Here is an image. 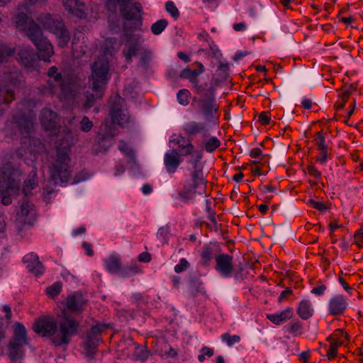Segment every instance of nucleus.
<instances>
[{
  "label": "nucleus",
  "mask_w": 363,
  "mask_h": 363,
  "mask_svg": "<svg viewBox=\"0 0 363 363\" xmlns=\"http://www.w3.org/2000/svg\"><path fill=\"white\" fill-rule=\"evenodd\" d=\"M103 328L102 325H96L91 328L89 333L88 335H90L93 339L99 338V335L100 333L101 332Z\"/></svg>",
  "instance_id": "54"
},
{
  "label": "nucleus",
  "mask_w": 363,
  "mask_h": 363,
  "mask_svg": "<svg viewBox=\"0 0 363 363\" xmlns=\"http://www.w3.org/2000/svg\"><path fill=\"white\" fill-rule=\"evenodd\" d=\"M109 102L111 104L109 113L111 119V124L106 122L104 125L101 126V130L104 132V138H111L115 135L111 128V125L124 126L130 121L129 113L127 111L123 99L116 94L111 98Z\"/></svg>",
  "instance_id": "8"
},
{
  "label": "nucleus",
  "mask_w": 363,
  "mask_h": 363,
  "mask_svg": "<svg viewBox=\"0 0 363 363\" xmlns=\"http://www.w3.org/2000/svg\"><path fill=\"white\" fill-rule=\"evenodd\" d=\"M106 269L112 274L119 272L121 268L120 257L116 254H111L104 260Z\"/></svg>",
  "instance_id": "27"
},
{
  "label": "nucleus",
  "mask_w": 363,
  "mask_h": 363,
  "mask_svg": "<svg viewBox=\"0 0 363 363\" xmlns=\"http://www.w3.org/2000/svg\"><path fill=\"white\" fill-rule=\"evenodd\" d=\"M210 49L212 52V57L218 58L221 55L220 50H218L216 45H210Z\"/></svg>",
  "instance_id": "63"
},
{
  "label": "nucleus",
  "mask_w": 363,
  "mask_h": 363,
  "mask_svg": "<svg viewBox=\"0 0 363 363\" xmlns=\"http://www.w3.org/2000/svg\"><path fill=\"white\" fill-rule=\"evenodd\" d=\"M116 43L115 39H106L102 59L94 62L92 66L89 86L95 94H89L88 91L86 94L78 91V84L73 80L72 77L65 71L60 72L55 66L51 67L48 71L50 80L48 82V86L42 90L43 94L54 95L59 89L58 95L61 101L73 106H82L83 111L89 109L104 94L110 77L108 61L113 55Z\"/></svg>",
  "instance_id": "1"
},
{
  "label": "nucleus",
  "mask_w": 363,
  "mask_h": 363,
  "mask_svg": "<svg viewBox=\"0 0 363 363\" xmlns=\"http://www.w3.org/2000/svg\"><path fill=\"white\" fill-rule=\"evenodd\" d=\"M14 21L16 28L24 31L35 44L38 57L43 61L49 62L54 53L53 48L47 38L43 37L39 26L23 13H18L14 18Z\"/></svg>",
  "instance_id": "4"
},
{
  "label": "nucleus",
  "mask_w": 363,
  "mask_h": 363,
  "mask_svg": "<svg viewBox=\"0 0 363 363\" xmlns=\"http://www.w3.org/2000/svg\"><path fill=\"white\" fill-rule=\"evenodd\" d=\"M99 341V338L93 339L90 335H87L86 340L83 342V347L87 355L91 356L95 354Z\"/></svg>",
  "instance_id": "30"
},
{
  "label": "nucleus",
  "mask_w": 363,
  "mask_h": 363,
  "mask_svg": "<svg viewBox=\"0 0 363 363\" xmlns=\"http://www.w3.org/2000/svg\"><path fill=\"white\" fill-rule=\"evenodd\" d=\"M117 6L125 19L135 20L139 26L142 25L143 7L140 3H131L129 0H107L106 6L109 11H116Z\"/></svg>",
  "instance_id": "11"
},
{
  "label": "nucleus",
  "mask_w": 363,
  "mask_h": 363,
  "mask_svg": "<svg viewBox=\"0 0 363 363\" xmlns=\"http://www.w3.org/2000/svg\"><path fill=\"white\" fill-rule=\"evenodd\" d=\"M27 331L20 323L13 325V335L8 345V354L13 363H21L24 357L23 347L28 344Z\"/></svg>",
  "instance_id": "10"
},
{
  "label": "nucleus",
  "mask_w": 363,
  "mask_h": 363,
  "mask_svg": "<svg viewBox=\"0 0 363 363\" xmlns=\"http://www.w3.org/2000/svg\"><path fill=\"white\" fill-rule=\"evenodd\" d=\"M325 135L326 133L323 131H318L314 135L313 141L318 150L328 147L325 143Z\"/></svg>",
  "instance_id": "36"
},
{
  "label": "nucleus",
  "mask_w": 363,
  "mask_h": 363,
  "mask_svg": "<svg viewBox=\"0 0 363 363\" xmlns=\"http://www.w3.org/2000/svg\"><path fill=\"white\" fill-rule=\"evenodd\" d=\"M167 26V21L164 19H160L152 25L151 31L155 35H160Z\"/></svg>",
  "instance_id": "40"
},
{
  "label": "nucleus",
  "mask_w": 363,
  "mask_h": 363,
  "mask_svg": "<svg viewBox=\"0 0 363 363\" xmlns=\"http://www.w3.org/2000/svg\"><path fill=\"white\" fill-rule=\"evenodd\" d=\"M349 306L348 298L342 294H335L328 301V312L332 315H340L345 313Z\"/></svg>",
  "instance_id": "16"
},
{
  "label": "nucleus",
  "mask_w": 363,
  "mask_h": 363,
  "mask_svg": "<svg viewBox=\"0 0 363 363\" xmlns=\"http://www.w3.org/2000/svg\"><path fill=\"white\" fill-rule=\"evenodd\" d=\"M164 354L168 357H174L177 355V352L168 344H164Z\"/></svg>",
  "instance_id": "61"
},
{
  "label": "nucleus",
  "mask_w": 363,
  "mask_h": 363,
  "mask_svg": "<svg viewBox=\"0 0 363 363\" xmlns=\"http://www.w3.org/2000/svg\"><path fill=\"white\" fill-rule=\"evenodd\" d=\"M354 91V87L352 85L344 86L342 89L339 91L338 98L346 102Z\"/></svg>",
  "instance_id": "41"
},
{
  "label": "nucleus",
  "mask_w": 363,
  "mask_h": 363,
  "mask_svg": "<svg viewBox=\"0 0 363 363\" xmlns=\"http://www.w3.org/2000/svg\"><path fill=\"white\" fill-rule=\"evenodd\" d=\"M143 41L144 40L140 34H127L125 47L123 50L126 61H131L132 57L141 49V44Z\"/></svg>",
  "instance_id": "14"
},
{
  "label": "nucleus",
  "mask_w": 363,
  "mask_h": 363,
  "mask_svg": "<svg viewBox=\"0 0 363 363\" xmlns=\"http://www.w3.org/2000/svg\"><path fill=\"white\" fill-rule=\"evenodd\" d=\"M65 9L72 15L79 18L86 16L87 8L82 0H62Z\"/></svg>",
  "instance_id": "19"
},
{
  "label": "nucleus",
  "mask_w": 363,
  "mask_h": 363,
  "mask_svg": "<svg viewBox=\"0 0 363 363\" xmlns=\"http://www.w3.org/2000/svg\"><path fill=\"white\" fill-rule=\"evenodd\" d=\"M21 180V172L10 163L0 169V199L4 205L11 204L12 197L18 194Z\"/></svg>",
  "instance_id": "7"
},
{
  "label": "nucleus",
  "mask_w": 363,
  "mask_h": 363,
  "mask_svg": "<svg viewBox=\"0 0 363 363\" xmlns=\"http://www.w3.org/2000/svg\"><path fill=\"white\" fill-rule=\"evenodd\" d=\"M297 314L303 320H308L313 314V308L311 301L303 299L300 301L297 308Z\"/></svg>",
  "instance_id": "29"
},
{
  "label": "nucleus",
  "mask_w": 363,
  "mask_h": 363,
  "mask_svg": "<svg viewBox=\"0 0 363 363\" xmlns=\"http://www.w3.org/2000/svg\"><path fill=\"white\" fill-rule=\"evenodd\" d=\"M38 21L45 28L55 35L60 47L64 48L67 45L69 40V34L61 21L53 18L50 14L40 15Z\"/></svg>",
  "instance_id": "12"
},
{
  "label": "nucleus",
  "mask_w": 363,
  "mask_h": 363,
  "mask_svg": "<svg viewBox=\"0 0 363 363\" xmlns=\"http://www.w3.org/2000/svg\"><path fill=\"white\" fill-rule=\"evenodd\" d=\"M62 143L56 148V155L50 167L51 179L55 184H62L67 182L70 174V158L69 152L72 144L71 133H67L61 138Z\"/></svg>",
  "instance_id": "5"
},
{
  "label": "nucleus",
  "mask_w": 363,
  "mask_h": 363,
  "mask_svg": "<svg viewBox=\"0 0 363 363\" xmlns=\"http://www.w3.org/2000/svg\"><path fill=\"white\" fill-rule=\"evenodd\" d=\"M354 243L359 247H363V231L362 229L358 230L354 235Z\"/></svg>",
  "instance_id": "52"
},
{
  "label": "nucleus",
  "mask_w": 363,
  "mask_h": 363,
  "mask_svg": "<svg viewBox=\"0 0 363 363\" xmlns=\"http://www.w3.org/2000/svg\"><path fill=\"white\" fill-rule=\"evenodd\" d=\"M149 354L145 348L138 346L135 347L133 355L137 359L145 361L148 358Z\"/></svg>",
  "instance_id": "44"
},
{
  "label": "nucleus",
  "mask_w": 363,
  "mask_h": 363,
  "mask_svg": "<svg viewBox=\"0 0 363 363\" xmlns=\"http://www.w3.org/2000/svg\"><path fill=\"white\" fill-rule=\"evenodd\" d=\"M326 290V286L323 284L319 285L316 287H314L311 290V293L314 294L317 296H322L324 294L325 291Z\"/></svg>",
  "instance_id": "59"
},
{
  "label": "nucleus",
  "mask_w": 363,
  "mask_h": 363,
  "mask_svg": "<svg viewBox=\"0 0 363 363\" xmlns=\"http://www.w3.org/2000/svg\"><path fill=\"white\" fill-rule=\"evenodd\" d=\"M183 130L188 135L203 134L207 131L206 124L204 122L191 121L184 124Z\"/></svg>",
  "instance_id": "26"
},
{
  "label": "nucleus",
  "mask_w": 363,
  "mask_h": 363,
  "mask_svg": "<svg viewBox=\"0 0 363 363\" xmlns=\"http://www.w3.org/2000/svg\"><path fill=\"white\" fill-rule=\"evenodd\" d=\"M213 355V350L208 347H203L201 350V354L198 356V359L199 362H203L206 357H211Z\"/></svg>",
  "instance_id": "49"
},
{
  "label": "nucleus",
  "mask_w": 363,
  "mask_h": 363,
  "mask_svg": "<svg viewBox=\"0 0 363 363\" xmlns=\"http://www.w3.org/2000/svg\"><path fill=\"white\" fill-rule=\"evenodd\" d=\"M326 340L336 343L337 346L341 347L348 343L349 335L344 330L337 329L327 337Z\"/></svg>",
  "instance_id": "28"
},
{
  "label": "nucleus",
  "mask_w": 363,
  "mask_h": 363,
  "mask_svg": "<svg viewBox=\"0 0 363 363\" xmlns=\"http://www.w3.org/2000/svg\"><path fill=\"white\" fill-rule=\"evenodd\" d=\"M169 146H177V151L181 156H189L194 152V146L191 140L179 134L171 135L169 141Z\"/></svg>",
  "instance_id": "15"
},
{
  "label": "nucleus",
  "mask_w": 363,
  "mask_h": 363,
  "mask_svg": "<svg viewBox=\"0 0 363 363\" xmlns=\"http://www.w3.org/2000/svg\"><path fill=\"white\" fill-rule=\"evenodd\" d=\"M14 99L13 91L7 88H4L0 90V101H2L6 104H9ZM2 114L1 110H0V116Z\"/></svg>",
  "instance_id": "32"
},
{
  "label": "nucleus",
  "mask_w": 363,
  "mask_h": 363,
  "mask_svg": "<svg viewBox=\"0 0 363 363\" xmlns=\"http://www.w3.org/2000/svg\"><path fill=\"white\" fill-rule=\"evenodd\" d=\"M140 262H148L151 259L150 255L147 252H143L139 255L138 257Z\"/></svg>",
  "instance_id": "64"
},
{
  "label": "nucleus",
  "mask_w": 363,
  "mask_h": 363,
  "mask_svg": "<svg viewBox=\"0 0 363 363\" xmlns=\"http://www.w3.org/2000/svg\"><path fill=\"white\" fill-rule=\"evenodd\" d=\"M252 166L251 167L252 173L254 175H261L262 173L261 172V168L258 164L260 163V161H254Z\"/></svg>",
  "instance_id": "60"
},
{
  "label": "nucleus",
  "mask_w": 363,
  "mask_h": 363,
  "mask_svg": "<svg viewBox=\"0 0 363 363\" xmlns=\"http://www.w3.org/2000/svg\"><path fill=\"white\" fill-rule=\"evenodd\" d=\"M86 304V301L79 293H76L70 296H68L66 300V307L67 310L71 313L82 311Z\"/></svg>",
  "instance_id": "24"
},
{
  "label": "nucleus",
  "mask_w": 363,
  "mask_h": 363,
  "mask_svg": "<svg viewBox=\"0 0 363 363\" xmlns=\"http://www.w3.org/2000/svg\"><path fill=\"white\" fill-rule=\"evenodd\" d=\"M170 228L168 225L161 227L157 233V238L162 244L168 242Z\"/></svg>",
  "instance_id": "34"
},
{
  "label": "nucleus",
  "mask_w": 363,
  "mask_h": 363,
  "mask_svg": "<svg viewBox=\"0 0 363 363\" xmlns=\"http://www.w3.org/2000/svg\"><path fill=\"white\" fill-rule=\"evenodd\" d=\"M201 95L197 99H194L199 115L206 121L218 119L220 105L216 98L215 89L212 86L206 88Z\"/></svg>",
  "instance_id": "9"
},
{
  "label": "nucleus",
  "mask_w": 363,
  "mask_h": 363,
  "mask_svg": "<svg viewBox=\"0 0 363 363\" xmlns=\"http://www.w3.org/2000/svg\"><path fill=\"white\" fill-rule=\"evenodd\" d=\"M14 52V50L5 44H0V62L6 61Z\"/></svg>",
  "instance_id": "38"
},
{
  "label": "nucleus",
  "mask_w": 363,
  "mask_h": 363,
  "mask_svg": "<svg viewBox=\"0 0 363 363\" xmlns=\"http://www.w3.org/2000/svg\"><path fill=\"white\" fill-rule=\"evenodd\" d=\"M200 156L189 161V174L183 183V186L178 191V198L183 202L189 203L194 199L196 195L206 194L207 181L203 175V166L200 162Z\"/></svg>",
  "instance_id": "3"
},
{
  "label": "nucleus",
  "mask_w": 363,
  "mask_h": 363,
  "mask_svg": "<svg viewBox=\"0 0 363 363\" xmlns=\"http://www.w3.org/2000/svg\"><path fill=\"white\" fill-rule=\"evenodd\" d=\"M36 218V211L29 201L23 202L18 212V220L23 224L32 225Z\"/></svg>",
  "instance_id": "18"
},
{
  "label": "nucleus",
  "mask_w": 363,
  "mask_h": 363,
  "mask_svg": "<svg viewBox=\"0 0 363 363\" xmlns=\"http://www.w3.org/2000/svg\"><path fill=\"white\" fill-rule=\"evenodd\" d=\"M308 203L311 205L312 207H313L314 208H316L318 210L324 211L326 209L325 205L322 202L317 201H315L313 199H310L308 201Z\"/></svg>",
  "instance_id": "57"
},
{
  "label": "nucleus",
  "mask_w": 363,
  "mask_h": 363,
  "mask_svg": "<svg viewBox=\"0 0 363 363\" xmlns=\"http://www.w3.org/2000/svg\"><path fill=\"white\" fill-rule=\"evenodd\" d=\"M17 60L28 70H33L37 65L36 56L30 48H26L18 53Z\"/></svg>",
  "instance_id": "23"
},
{
  "label": "nucleus",
  "mask_w": 363,
  "mask_h": 363,
  "mask_svg": "<svg viewBox=\"0 0 363 363\" xmlns=\"http://www.w3.org/2000/svg\"><path fill=\"white\" fill-rule=\"evenodd\" d=\"M35 177V174L33 175L32 179H28L25 181L24 186L23 188V191L24 192V194L26 195L29 194L30 191L36 186L37 182H36Z\"/></svg>",
  "instance_id": "45"
},
{
  "label": "nucleus",
  "mask_w": 363,
  "mask_h": 363,
  "mask_svg": "<svg viewBox=\"0 0 363 363\" xmlns=\"http://www.w3.org/2000/svg\"><path fill=\"white\" fill-rule=\"evenodd\" d=\"M82 247L84 250L86 251V253L88 256L91 257L94 255V252L92 250V246L91 244L84 242L82 243Z\"/></svg>",
  "instance_id": "62"
},
{
  "label": "nucleus",
  "mask_w": 363,
  "mask_h": 363,
  "mask_svg": "<svg viewBox=\"0 0 363 363\" xmlns=\"http://www.w3.org/2000/svg\"><path fill=\"white\" fill-rule=\"evenodd\" d=\"M319 153L316 156L315 161L322 165H325L328 159L331 158V154L329 152L328 147L319 149Z\"/></svg>",
  "instance_id": "37"
},
{
  "label": "nucleus",
  "mask_w": 363,
  "mask_h": 363,
  "mask_svg": "<svg viewBox=\"0 0 363 363\" xmlns=\"http://www.w3.org/2000/svg\"><path fill=\"white\" fill-rule=\"evenodd\" d=\"M216 270L224 277H230L232 275L233 257L228 255L223 254L216 257Z\"/></svg>",
  "instance_id": "21"
},
{
  "label": "nucleus",
  "mask_w": 363,
  "mask_h": 363,
  "mask_svg": "<svg viewBox=\"0 0 363 363\" xmlns=\"http://www.w3.org/2000/svg\"><path fill=\"white\" fill-rule=\"evenodd\" d=\"M23 261L28 272L34 275L40 276L44 273V267L39 261L38 257L35 253L30 252L26 255L23 258Z\"/></svg>",
  "instance_id": "20"
},
{
  "label": "nucleus",
  "mask_w": 363,
  "mask_h": 363,
  "mask_svg": "<svg viewBox=\"0 0 363 363\" xmlns=\"http://www.w3.org/2000/svg\"><path fill=\"white\" fill-rule=\"evenodd\" d=\"M191 93L188 89H183L179 91L177 94V101L182 106H187L189 103Z\"/></svg>",
  "instance_id": "35"
},
{
  "label": "nucleus",
  "mask_w": 363,
  "mask_h": 363,
  "mask_svg": "<svg viewBox=\"0 0 363 363\" xmlns=\"http://www.w3.org/2000/svg\"><path fill=\"white\" fill-rule=\"evenodd\" d=\"M216 75L218 76L217 81L224 82L229 77V65L225 62H220L217 70Z\"/></svg>",
  "instance_id": "31"
},
{
  "label": "nucleus",
  "mask_w": 363,
  "mask_h": 363,
  "mask_svg": "<svg viewBox=\"0 0 363 363\" xmlns=\"http://www.w3.org/2000/svg\"><path fill=\"white\" fill-rule=\"evenodd\" d=\"M212 253L209 248L204 250L201 253V258L205 264H207L211 259Z\"/></svg>",
  "instance_id": "56"
},
{
  "label": "nucleus",
  "mask_w": 363,
  "mask_h": 363,
  "mask_svg": "<svg viewBox=\"0 0 363 363\" xmlns=\"http://www.w3.org/2000/svg\"><path fill=\"white\" fill-rule=\"evenodd\" d=\"M220 338L222 341L225 342L228 347H232L233 345L238 343L241 340L239 335H231L229 333H223Z\"/></svg>",
  "instance_id": "39"
},
{
  "label": "nucleus",
  "mask_w": 363,
  "mask_h": 363,
  "mask_svg": "<svg viewBox=\"0 0 363 363\" xmlns=\"http://www.w3.org/2000/svg\"><path fill=\"white\" fill-rule=\"evenodd\" d=\"M118 149L125 155H131L132 151L130 149L129 146L124 142H120L118 145Z\"/></svg>",
  "instance_id": "58"
},
{
  "label": "nucleus",
  "mask_w": 363,
  "mask_h": 363,
  "mask_svg": "<svg viewBox=\"0 0 363 363\" xmlns=\"http://www.w3.org/2000/svg\"><path fill=\"white\" fill-rule=\"evenodd\" d=\"M328 342L330 343V346L328 347H327V346H325V348L326 350L325 356L329 360H332L337 357V350L340 347L337 346L336 343H334L333 342Z\"/></svg>",
  "instance_id": "42"
},
{
  "label": "nucleus",
  "mask_w": 363,
  "mask_h": 363,
  "mask_svg": "<svg viewBox=\"0 0 363 363\" xmlns=\"http://www.w3.org/2000/svg\"><path fill=\"white\" fill-rule=\"evenodd\" d=\"M189 266V264L188 261L186 259L182 258L179 260V264L175 265L174 271L177 273H180V272H183L184 270H185L186 269H187Z\"/></svg>",
  "instance_id": "51"
},
{
  "label": "nucleus",
  "mask_w": 363,
  "mask_h": 363,
  "mask_svg": "<svg viewBox=\"0 0 363 363\" xmlns=\"http://www.w3.org/2000/svg\"><path fill=\"white\" fill-rule=\"evenodd\" d=\"M194 65H196V69H192L189 67H186L181 71L179 76L182 79H188L191 84L192 87L195 89V92L201 94L208 86L207 83L200 84L199 82V76L205 72V68L199 62H196Z\"/></svg>",
  "instance_id": "13"
},
{
  "label": "nucleus",
  "mask_w": 363,
  "mask_h": 363,
  "mask_svg": "<svg viewBox=\"0 0 363 363\" xmlns=\"http://www.w3.org/2000/svg\"><path fill=\"white\" fill-rule=\"evenodd\" d=\"M293 308L288 307L279 312L267 313L266 318L272 323L279 325L290 320L293 317Z\"/></svg>",
  "instance_id": "25"
},
{
  "label": "nucleus",
  "mask_w": 363,
  "mask_h": 363,
  "mask_svg": "<svg viewBox=\"0 0 363 363\" xmlns=\"http://www.w3.org/2000/svg\"><path fill=\"white\" fill-rule=\"evenodd\" d=\"M250 156L252 158L257 159V161L261 162L262 160V151L259 147H255L251 150Z\"/></svg>",
  "instance_id": "53"
},
{
  "label": "nucleus",
  "mask_w": 363,
  "mask_h": 363,
  "mask_svg": "<svg viewBox=\"0 0 363 363\" xmlns=\"http://www.w3.org/2000/svg\"><path fill=\"white\" fill-rule=\"evenodd\" d=\"M182 160L179 152L175 149L167 151L164 156V164L167 172L169 174L174 173Z\"/></svg>",
  "instance_id": "22"
},
{
  "label": "nucleus",
  "mask_w": 363,
  "mask_h": 363,
  "mask_svg": "<svg viewBox=\"0 0 363 363\" xmlns=\"http://www.w3.org/2000/svg\"><path fill=\"white\" fill-rule=\"evenodd\" d=\"M92 127L93 123L88 117H83L80 123V129L84 132H89Z\"/></svg>",
  "instance_id": "50"
},
{
  "label": "nucleus",
  "mask_w": 363,
  "mask_h": 363,
  "mask_svg": "<svg viewBox=\"0 0 363 363\" xmlns=\"http://www.w3.org/2000/svg\"><path fill=\"white\" fill-rule=\"evenodd\" d=\"M308 173L310 177H313L315 182H318L321 178V173L318 169L313 164H310L307 167Z\"/></svg>",
  "instance_id": "48"
},
{
  "label": "nucleus",
  "mask_w": 363,
  "mask_h": 363,
  "mask_svg": "<svg viewBox=\"0 0 363 363\" xmlns=\"http://www.w3.org/2000/svg\"><path fill=\"white\" fill-rule=\"evenodd\" d=\"M259 122L264 125L269 124L271 118L267 112H262L258 117Z\"/></svg>",
  "instance_id": "55"
},
{
  "label": "nucleus",
  "mask_w": 363,
  "mask_h": 363,
  "mask_svg": "<svg viewBox=\"0 0 363 363\" xmlns=\"http://www.w3.org/2000/svg\"><path fill=\"white\" fill-rule=\"evenodd\" d=\"M40 122L46 130H50L53 135L57 134L59 120L55 112L48 108L43 109L41 111Z\"/></svg>",
  "instance_id": "17"
},
{
  "label": "nucleus",
  "mask_w": 363,
  "mask_h": 363,
  "mask_svg": "<svg viewBox=\"0 0 363 363\" xmlns=\"http://www.w3.org/2000/svg\"><path fill=\"white\" fill-rule=\"evenodd\" d=\"M79 327L78 321L66 318L57 327L55 320L50 316H43L35 320L33 329L43 337H49L55 346L68 345L75 335Z\"/></svg>",
  "instance_id": "2"
},
{
  "label": "nucleus",
  "mask_w": 363,
  "mask_h": 363,
  "mask_svg": "<svg viewBox=\"0 0 363 363\" xmlns=\"http://www.w3.org/2000/svg\"><path fill=\"white\" fill-rule=\"evenodd\" d=\"M61 289H62L61 284L60 282H55L53 284H52L51 286H50L49 287H48L46 289V291L49 296H50L52 297H55L57 294H60V292L61 291Z\"/></svg>",
  "instance_id": "47"
},
{
  "label": "nucleus",
  "mask_w": 363,
  "mask_h": 363,
  "mask_svg": "<svg viewBox=\"0 0 363 363\" xmlns=\"http://www.w3.org/2000/svg\"><path fill=\"white\" fill-rule=\"evenodd\" d=\"M72 54L75 58H79L82 56L86 55V50H85L82 45H79L78 43L75 41V38L72 42Z\"/></svg>",
  "instance_id": "43"
},
{
  "label": "nucleus",
  "mask_w": 363,
  "mask_h": 363,
  "mask_svg": "<svg viewBox=\"0 0 363 363\" xmlns=\"http://www.w3.org/2000/svg\"><path fill=\"white\" fill-rule=\"evenodd\" d=\"M165 9H166V11L174 18L177 19L179 17V10L172 1H168L167 2H166Z\"/></svg>",
  "instance_id": "46"
},
{
  "label": "nucleus",
  "mask_w": 363,
  "mask_h": 363,
  "mask_svg": "<svg viewBox=\"0 0 363 363\" xmlns=\"http://www.w3.org/2000/svg\"><path fill=\"white\" fill-rule=\"evenodd\" d=\"M220 145V141L215 136L205 141L204 147L208 152H212Z\"/></svg>",
  "instance_id": "33"
},
{
  "label": "nucleus",
  "mask_w": 363,
  "mask_h": 363,
  "mask_svg": "<svg viewBox=\"0 0 363 363\" xmlns=\"http://www.w3.org/2000/svg\"><path fill=\"white\" fill-rule=\"evenodd\" d=\"M13 126L18 128L21 134L24 135V140L21 143V148L23 149L25 154L20 152L21 157H23L26 152H30L35 155V153L40 152L44 148L41 142L34 138H32L30 134L33 129L35 125V116L32 111L21 113L17 116L13 117L12 122Z\"/></svg>",
  "instance_id": "6"
}]
</instances>
